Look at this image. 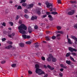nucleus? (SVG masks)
Segmentation results:
<instances>
[{"mask_svg": "<svg viewBox=\"0 0 77 77\" xmlns=\"http://www.w3.org/2000/svg\"><path fill=\"white\" fill-rule=\"evenodd\" d=\"M18 29L19 30V32L22 34H25L26 33V31L23 30H27V27L24 24H22L20 26H19L18 27Z\"/></svg>", "mask_w": 77, "mask_h": 77, "instance_id": "obj_1", "label": "nucleus"}, {"mask_svg": "<svg viewBox=\"0 0 77 77\" xmlns=\"http://www.w3.org/2000/svg\"><path fill=\"white\" fill-rule=\"evenodd\" d=\"M45 4L47 5V8H49V7H50V6L51 7L52 6V4L49 3L48 1L46 2Z\"/></svg>", "mask_w": 77, "mask_h": 77, "instance_id": "obj_2", "label": "nucleus"}, {"mask_svg": "<svg viewBox=\"0 0 77 77\" xmlns=\"http://www.w3.org/2000/svg\"><path fill=\"white\" fill-rule=\"evenodd\" d=\"M68 49L69 50V51H70L71 52H73L74 51H76L77 50H76L75 49H74L71 47H69L68 48Z\"/></svg>", "mask_w": 77, "mask_h": 77, "instance_id": "obj_3", "label": "nucleus"}, {"mask_svg": "<svg viewBox=\"0 0 77 77\" xmlns=\"http://www.w3.org/2000/svg\"><path fill=\"white\" fill-rule=\"evenodd\" d=\"M22 37L24 39H29L30 38V36L29 35H22Z\"/></svg>", "mask_w": 77, "mask_h": 77, "instance_id": "obj_4", "label": "nucleus"}, {"mask_svg": "<svg viewBox=\"0 0 77 77\" xmlns=\"http://www.w3.org/2000/svg\"><path fill=\"white\" fill-rule=\"evenodd\" d=\"M74 13H75V11L74 10H71L68 13V15H73Z\"/></svg>", "mask_w": 77, "mask_h": 77, "instance_id": "obj_5", "label": "nucleus"}, {"mask_svg": "<svg viewBox=\"0 0 77 77\" xmlns=\"http://www.w3.org/2000/svg\"><path fill=\"white\" fill-rule=\"evenodd\" d=\"M40 71H41V69L39 68L36 69L35 70L36 73H39V72H40Z\"/></svg>", "mask_w": 77, "mask_h": 77, "instance_id": "obj_6", "label": "nucleus"}, {"mask_svg": "<svg viewBox=\"0 0 77 77\" xmlns=\"http://www.w3.org/2000/svg\"><path fill=\"white\" fill-rule=\"evenodd\" d=\"M67 38L68 42L70 44H72V42H71V40L69 38H68V35H67Z\"/></svg>", "mask_w": 77, "mask_h": 77, "instance_id": "obj_7", "label": "nucleus"}, {"mask_svg": "<svg viewBox=\"0 0 77 77\" xmlns=\"http://www.w3.org/2000/svg\"><path fill=\"white\" fill-rule=\"evenodd\" d=\"M28 31L29 33H32V28L30 26L28 27Z\"/></svg>", "mask_w": 77, "mask_h": 77, "instance_id": "obj_8", "label": "nucleus"}, {"mask_svg": "<svg viewBox=\"0 0 77 77\" xmlns=\"http://www.w3.org/2000/svg\"><path fill=\"white\" fill-rule=\"evenodd\" d=\"M37 17L36 16H35V17L32 16L31 18V20H37Z\"/></svg>", "mask_w": 77, "mask_h": 77, "instance_id": "obj_9", "label": "nucleus"}, {"mask_svg": "<svg viewBox=\"0 0 77 77\" xmlns=\"http://www.w3.org/2000/svg\"><path fill=\"white\" fill-rule=\"evenodd\" d=\"M33 6V4H31L29 5H28V8H27V9H30V8H32Z\"/></svg>", "mask_w": 77, "mask_h": 77, "instance_id": "obj_10", "label": "nucleus"}, {"mask_svg": "<svg viewBox=\"0 0 77 77\" xmlns=\"http://www.w3.org/2000/svg\"><path fill=\"white\" fill-rule=\"evenodd\" d=\"M49 18H50L49 20L50 21H52L53 20V19L52 17V16H51V15H49L48 16Z\"/></svg>", "mask_w": 77, "mask_h": 77, "instance_id": "obj_11", "label": "nucleus"}, {"mask_svg": "<svg viewBox=\"0 0 77 77\" xmlns=\"http://www.w3.org/2000/svg\"><path fill=\"white\" fill-rule=\"evenodd\" d=\"M15 35V33H13L12 35H8V36L10 38H12V36H14Z\"/></svg>", "mask_w": 77, "mask_h": 77, "instance_id": "obj_12", "label": "nucleus"}, {"mask_svg": "<svg viewBox=\"0 0 77 77\" xmlns=\"http://www.w3.org/2000/svg\"><path fill=\"white\" fill-rule=\"evenodd\" d=\"M66 63L68 65H70L71 64V61L70 60H67L66 61Z\"/></svg>", "mask_w": 77, "mask_h": 77, "instance_id": "obj_13", "label": "nucleus"}, {"mask_svg": "<svg viewBox=\"0 0 77 77\" xmlns=\"http://www.w3.org/2000/svg\"><path fill=\"white\" fill-rule=\"evenodd\" d=\"M40 72H41V73H38L39 75H41V74H44V73H45V72H44L42 71L41 70V71H40Z\"/></svg>", "mask_w": 77, "mask_h": 77, "instance_id": "obj_14", "label": "nucleus"}, {"mask_svg": "<svg viewBox=\"0 0 77 77\" xmlns=\"http://www.w3.org/2000/svg\"><path fill=\"white\" fill-rule=\"evenodd\" d=\"M12 46L11 45H10L8 46L7 47H6L5 48H7V49H10V48H12Z\"/></svg>", "mask_w": 77, "mask_h": 77, "instance_id": "obj_15", "label": "nucleus"}, {"mask_svg": "<svg viewBox=\"0 0 77 77\" xmlns=\"http://www.w3.org/2000/svg\"><path fill=\"white\" fill-rule=\"evenodd\" d=\"M35 68L36 69H37L38 68H39V65L38 64H36L35 65Z\"/></svg>", "mask_w": 77, "mask_h": 77, "instance_id": "obj_16", "label": "nucleus"}, {"mask_svg": "<svg viewBox=\"0 0 77 77\" xmlns=\"http://www.w3.org/2000/svg\"><path fill=\"white\" fill-rule=\"evenodd\" d=\"M19 45L20 46V47H24V44L23 43H20Z\"/></svg>", "mask_w": 77, "mask_h": 77, "instance_id": "obj_17", "label": "nucleus"}, {"mask_svg": "<svg viewBox=\"0 0 77 77\" xmlns=\"http://www.w3.org/2000/svg\"><path fill=\"white\" fill-rule=\"evenodd\" d=\"M57 60L56 59V58H53L52 59V61L53 62H55Z\"/></svg>", "mask_w": 77, "mask_h": 77, "instance_id": "obj_18", "label": "nucleus"}, {"mask_svg": "<svg viewBox=\"0 0 77 77\" xmlns=\"http://www.w3.org/2000/svg\"><path fill=\"white\" fill-rule=\"evenodd\" d=\"M51 14H53V15H56L57 14V13L56 12H52L51 13Z\"/></svg>", "mask_w": 77, "mask_h": 77, "instance_id": "obj_19", "label": "nucleus"}, {"mask_svg": "<svg viewBox=\"0 0 77 77\" xmlns=\"http://www.w3.org/2000/svg\"><path fill=\"white\" fill-rule=\"evenodd\" d=\"M57 33H61V34H63V32L62 31H58L57 32Z\"/></svg>", "mask_w": 77, "mask_h": 77, "instance_id": "obj_20", "label": "nucleus"}, {"mask_svg": "<svg viewBox=\"0 0 77 77\" xmlns=\"http://www.w3.org/2000/svg\"><path fill=\"white\" fill-rule=\"evenodd\" d=\"M71 54V53H67L66 55V57H68V56H69Z\"/></svg>", "mask_w": 77, "mask_h": 77, "instance_id": "obj_21", "label": "nucleus"}, {"mask_svg": "<svg viewBox=\"0 0 77 77\" xmlns=\"http://www.w3.org/2000/svg\"><path fill=\"white\" fill-rule=\"evenodd\" d=\"M61 28L62 27L59 26H57V28L58 30H60Z\"/></svg>", "mask_w": 77, "mask_h": 77, "instance_id": "obj_22", "label": "nucleus"}, {"mask_svg": "<svg viewBox=\"0 0 77 77\" xmlns=\"http://www.w3.org/2000/svg\"><path fill=\"white\" fill-rule=\"evenodd\" d=\"M11 66L12 67H13L14 68V67H15L16 66V64H13L11 65Z\"/></svg>", "mask_w": 77, "mask_h": 77, "instance_id": "obj_23", "label": "nucleus"}, {"mask_svg": "<svg viewBox=\"0 0 77 77\" xmlns=\"http://www.w3.org/2000/svg\"><path fill=\"white\" fill-rule=\"evenodd\" d=\"M9 23L12 26L14 25V23L11 22H9Z\"/></svg>", "mask_w": 77, "mask_h": 77, "instance_id": "obj_24", "label": "nucleus"}, {"mask_svg": "<svg viewBox=\"0 0 77 77\" xmlns=\"http://www.w3.org/2000/svg\"><path fill=\"white\" fill-rule=\"evenodd\" d=\"M26 2V0H21V1L20 2V3H24Z\"/></svg>", "mask_w": 77, "mask_h": 77, "instance_id": "obj_25", "label": "nucleus"}, {"mask_svg": "<svg viewBox=\"0 0 77 77\" xmlns=\"http://www.w3.org/2000/svg\"><path fill=\"white\" fill-rule=\"evenodd\" d=\"M47 17V15L45 14V15H44L43 16H42V18H45V17Z\"/></svg>", "mask_w": 77, "mask_h": 77, "instance_id": "obj_26", "label": "nucleus"}, {"mask_svg": "<svg viewBox=\"0 0 77 77\" xmlns=\"http://www.w3.org/2000/svg\"><path fill=\"white\" fill-rule=\"evenodd\" d=\"M51 60V58H48L47 59V61L48 62H50Z\"/></svg>", "mask_w": 77, "mask_h": 77, "instance_id": "obj_27", "label": "nucleus"}, {"mask_svg": "<svg viewBox=\"0 0 77 77\" xmlns=\"http://www.w3.org/2000/svg\"><path fill=\"white\" fill-rule=\"evenodd\" d=\"M1 63L2 64H4V63H6V61L5 60H3V61H2L1 62Z\"/></svg>", "mask_w": 77, "mask_h": 77, "instance_id": "obj_28", "label": "nucleus"}, {"mask_svg": "<svg viewBox=\"0 0 77 77\" xmlns=\"http://www.w3.org/2000/svg\"><path fill=\"white\" fill-rule=\"evenodd\" d=\"M22 9V8H21V6H19L17 8V9Z\"/></svg>", "mask_w": 77, "mask_h": 77, "instance_id": "obj_29", "label": "nucleus"}, {"mask_svg": "<svg viewBox=\"0 0 77 77\" xmlns=\"http://www.w3.org/2000/svg\"><path fill=\"white\" fill-rule=\"evenodd\" d=\"M26 44H31V42H26Z\"/></svg>", "mask_w": 77, "mask_h": 77, "instance_id": "obj_30", "label": "nucleus"}, {"mask_svg": "<svg viewBox=\"0 0 77 77\" xmlns=\"http://www.w3.org/2000/svg\"><path fill=\"white\" fill-rule=\"evenodd\" d=\"M28 73L29 74H32V72L30 71H28Z\"/></svg>", "mask_w": 77, "mask_h": 77, "instance_id": "obj_31", "label": "nucleus"}, {"mask_svg": "<svg viewBox=\"0 0 77 77\" xmlns=\"http://www.w3.org/2000/svg\"><path fill=\"white\" fill-rule=\"evenodd\" d=\"M26 5H27V4H26V3H24L22 4V6H26Z\"/></svg>", "mask_w": 77, "mask_h": 77, "instance_id": "obj_32", "label": "nucleus"}, {"mask_svg": "<svg viewBox=\"0 0 77 77\" xmlns=\"http://www.w3.org/2000/svg\"><path fill=\"white\" fill-rule=\"evenodd\" d=\"M24 17L26 18H29V16L27 15H25L24 16Z\"/></svg>", "mask_w": 77, "mask_h": 77, "instance_id": "obj_33", "label": "nucleus"}, {"mask_svg": "<svg viewBox=\"0 0 77 77\" xmlns=\"http://www.w3.org/2000/svg\"><path fill=\"white\" fill-rule=\"evenodd\" d=\"M47 41H48L50 40V39H49V38H48V37H45Z\"/></svg>", "mask_w": 77, "mask_h": 77, "instance_id": "obj_34", "label": "nucleus"}, {"mask_svg": "<svg viewBox=\"0 0 77 77\" xmlns=\"http://www.w3.org/2000/svg\"><path fill=\"white\" fill-rule=\"evenodd\" d=\"M8 44H11V45L12 44V42H11L8 41Z\"/></svg>", "mask_w": 77, "mask_h": 77, "instance_id": "obj_35", "label": "nucleus"}, {"mask_svg": "<svg viewBox=\"0 0 77 77\" xmlns=\"http://www.w3.org/2000/svg\"><path fill=\"white\" fill-rule=\"evenodd\" d=\"M59 75H60V76L61 77H62V76H63V74H62V73H59Z\"/></svg>", "mask_w": 77, "mask_h": 77, "instance_id": "obj_36", "label": "nucleus"}, {"mask_svg": "<svg viewBox=\"0 0 77 77\" xmlns=\"http://www.w3.org/2000/svg\"><path fill=\"white\" fill-rule=\"evenodd\" d=\"M57 3H60V4H61V1L60 0H57Z\"/></svg>", "mask_w": 77, "mask_h": 77, "instance_id": "obj_37", "label": "nucleus"}, {"mask_svg": "<svg viewBox=\"0 0 77 77\" xmlns=\"http://www.w3.org/2000/svg\"><path fill=\"white\" fill-rule=\"evenodd\" d=\"M49 56H50V58H53V57L52 56L51 54H50Z\"/></svg>", "mask_w": 77, "mask_h": 77, "instance_id": "obj_38", "label": "nucleus"}, {"mask_svg": "<svg viewBox=\"0 0 77 77\" xmlns=\"http://www.w3.org/2000/svg\"><path fill=\"white\" fill-rule=\"evenodd\" d=\"M72 54L73 55V56H76V54L75 53H72Z\"/></svg>", "mask_w": 77, "mask_h": 77, "instance_id": "obj_39", "label": "nucleus"}, {"mask_svg": "<svg viewBox=\"0 0 77 77\" xmlns=\"http://www.w3.org/2000/svg\"><path fill=\"white\" fill-rule=\"evenodd\" d=\"M71 60H72L73 62H75V60H74V58H71Z\"/></svg>", "mask_w": 77, "mask_h": 77, "instance_id": "obj_40", "label": "nucleus"}, {"mask_svg": "<svg viewBox=\"0 0 77 77\" xmlns=\"http://www.w3.org/2000/svg\"><path fill=\"white\" fill-rule=\"evenodd\" d=\"M5 40H6V39L5 38H4L2 39V40L3 42H4V41H5Z\"/></svg>", "mask_w": 77, "mask_h": 77, "instance_id": "obj_41", "label": "nucleus"}, {"mask_svg": "<svg viewBox=\"0 0 77 77\" xmlns=\"http://www.w3.org/2000/svg\"><path fill=\"white\" fill-rule=\"evenodd\" d=\"M56 38V36H53L52 37V39H54Z\"/></svg>", "mask_w": 77, "mask_h": 77, "instance_id": "obj_42", "label": "nucleus"}, {"mask_svg": "<svg viewBox=\"0 0 77 77\" xmlns=\"http://www.w3.org/2000/svg\"><path fill=\"white\" fill-rule=\"evenodd\" d=\"M70 3H75V2L74 1H70Z\"/></svg>", "mask_w": 77, "mask_h": 77, "instance_id": "obj_43", "label": "nucleus"}, {"mask_svg": "<svg viewBox=\"0 0 77 77\" xmlns=\"http://www.w3.org/2000/svg\"><path fill=\"white\" fill-rule=\"evenodd\" d=\"M51 70H54V67H51V68H50Z\"/></svg>", "mask_w": 77, "mask_h": 77, "instance_id": "obj_44", "label": "nucleus"}, {"mask_svg": "<svg viewBox=\"0 0 77 77\" xmlns=\"http://www.w3.org/2000/svg\"><path fill=\"white\" fill-rule=\"evenodd\" d=\"M38 28V27L37 26H35L34 27V28L35 29H37Z\"/></svg>", "mask_w": 77, "mask_h": 77, "instance_id": "obj_45", "label": "nucleus"}, {"mask_svg": "<svg viewBox=\"0 0 77 77\" xmlns=\"http://www.w3.org/2000/svg\"><path fill=\"white\" fill-rule=\"evenodd\" d=\"M37 13L38 15H40V14H41V12L39 11L37 12Z\"/></svg>", "mask_w": 77, "mask_h": 77, "instance_id": "obj_46", "label": "nucleus"}, {"mask_svg": "<svg viewBox=\"0 0 77 77\" xmlns=\"http://www.w3.org/2000/svg\"><path fill=\"white\" fill-rule=\"evenodd\" d=\"M2 26H6V23H3L2 24Z\"/></svg>", "mask_w": 77, "mask_h": 77, "instance_id": "obj_47", "label": "nucleus"}, {"mask_svg": "<svg viewBox=\"0 0 77 77\" xmlns=\"http://www.w3.org/2000/svg\"><path fill=\"white\" fill-rule=\"evenodd\" d=\"M64 66V65H63V64H61L60 65V66L61 67V68H63Z\"/></svg>", "mask_w": 77, "mask_h": 77, "instance_id": "obj_48", "label": "nucleus"}, {"mask_svg": "<svg viewBox=\"0 0 77 77\" xmlns=\"http://www.w3.org/2000/svg\"><path fill=\"white\" fill-rule=\"evenodd\" d=\"M47 67H48V68H49V69H50L51 67L49 65H48Z\"/></svg>", "mask_w": 77, "mask_h": 77, "instance_id": "obj_49", "label": "nucleus"}, {"mask_svg": "<svg viewBox=\"0 0 77 77\" xmlns=\"http://www.w3.org/2000/svg\"><path fill=\"white\" fill-rule=\"evenodd\" d=\"M46 14L47 15H49L50 14V13L49 12H47Z\"/></svg>", "mask_w": 77, "mask_h": 77, "instance_id": "obj_50", "label": "nucleus"}, {"mask_svg": "<svg viewBox=\"0 0 77 77\" xmlns=\"http://www.w3.org/2000/svg\"><path fill=\"white\" fill-rule=\"evenodd\" d=\"M24 12L25 13H27V12H28V11H27V9H25Z\"/></svg>", "mask_w": 77, "mask_h": 77, "instance_id": "obj_51", "label": "nucleus"}, {"mask_svg": "<svg viewBox=\"0 0 77 77\" xmlns=\"http://www.w3.org/2000/svg\"><path fill=\"white\" fill-rule=\"evenodd\" d=\"M45 11L44 10H43L42 11V14H45Z\"/></svg>", "mask_w": 77, "mask_h": 77, "instance_id": "obj_52", "label": "nucleus"}, {"mask_svg": "<svg viewBox=\"0 0 77 77\" xmlns=\"http://www.w3.org/2000/svg\"><path fill=\"white\" fill-rule=\"evenodd\" d=\"M19 18V16H17V17L16 18V20H18V19Z\"/></svg>", "mask_w": 77, "mask_h": 77, "instance_id": "obj_53", "label": "nucleus"}, {"mask_svg": "<svg viewBox=\"0 0 77 77\" xmlns=\"http://www.w3.org/2000/svg\"><path fill=\"white\" fill-rule=\"evenodd\" d=\"M60 71H63V69L61 68L60 69Z\"/></svg>", "mask_w": 77, "mask_h": 77, "instance_id": "obj_54", "label": "nucleus"}, {"mask_svg": "<svg viewBox=\"0 0 77 77\" xmlns=\"http://www.w3.org/2000/svg\"><path fill=\"white\" fill-rule=\"evenodd\" d=\"M47 76H48V74H46L44 76V77H47Z\"/></svg>", "mask_w": 77, "mask_h": 77, "instance_id": "obj_55", "label": "nucleus"}, {"mask_svg": "<svg viewBox=\"0 0 77 77\" xmlns=\"http://www.w3.org/2000/svg\"><path fill=\"white\" fill-rule=\"evenodd\" d=\"M19 23H20V24H21V23H22V21L21 20L19 21Z\"/></svg>", "mask_w": 77, "mask_h": 77, "instance_id": "obj_56", "label": "nucleus"}, {"mask_svg": "<svg viewBox=\"0 0 77 77\" xmlns=\"http://www.w3.org/2000/svg\"><path fill=\"white\" fill-rule=\"evenodd\" d=\"M42 60H45V58H42Z\"/></svg>", "mask_w": 77, "mask_h": 77, "instance_id": "obj_57", "label": "nucleus"}, {"mask_svg": "<svg viewBox=\"0 0 77 77\" xmlns=\"http://www.w3.org/2000/svg\"><path fill=\"white\" fill-rule=\"evenodd\" d=\"M63 68H66V66H63Z\"/></svg>", "mask_w": 77, "mask_h": 77, "instance_id": "obj_58", "label": "nucleus"}, {"mask_svg": "<svg viewBox=\"0 0 77 77\" xmlns=\"http://www.w3.org/2000/svg\"><path fill=\"white\" fill-rule=\"evenodd\" d=\"M44 68H47V66H46V65H44Z\"/></svg>", "mask_w": 77, "mask_h": 77, "instance_id": "obj_59", "label": "nucleus"}, {"mask_svg": "<svg viewBox=\"0 0 77 77\" xmlns=\"http://www.w3.org/2000/svg\"><path fill=\"white\" fill-rule=\"evenodd\" d=\"M60 36V34H58L57 35V37H58V36Z\"/></svg>", "mask_w": 77, "mask_h": 77, "instance_id": "obj_60", "label": "nucleus"}, {"mask_svg": "<svg viewBox=\"0 0 77 77\" xmlns=\"http://www.w3.org/2000/svg\"><path fill=\"white\" fill-rule=\"evenodd\" d=\"M38 5L40 6V5H41V4L40 3H38Z\"/></svg>", "mask_w": 77, "mask_h": 77, "instance_id": "obj_61", "label": "nucleus"}, {"mask_svg": "<svg viewBox=\"0 0 77 77\" xmlns=\"http://www.w3.org/2000/svg\"><path fill=\"white\" fill-rule=\"evenodd\" d=\"M46 33H49V31H47Z\"/></svg>", "mask_w": 77, "mask_h": 77, "instance_id": "obj_62", "label": "nucleus"}, {"mask_svg": "<svg viewBox=\"0 0 77 77\" xmlns=\"http://www.w3.org/2000/svg\"><path fill=\"white\" fill-rule=\"evenodd\" d=\"M8 29L9 30H11V28H9Z\"/></svg>", "mask_w": 77, "mask_h": 77, "instance_id": "obj_63", "label": "nucleus"}, {"mask_svg": "<svg viewBox=\"0 0 77 77\" xmlns=\"http://www.w3.org/2000/svg\"><path fill=\"white\" fill-rule=\"evenodd\" d=\"M13 2L12 1L10 2V3H12Z\"/></svg>", "mask_w": 77, "mask_h": 77, "instance_id": "obj_64", "label": "nucleus"}]
</instances>
